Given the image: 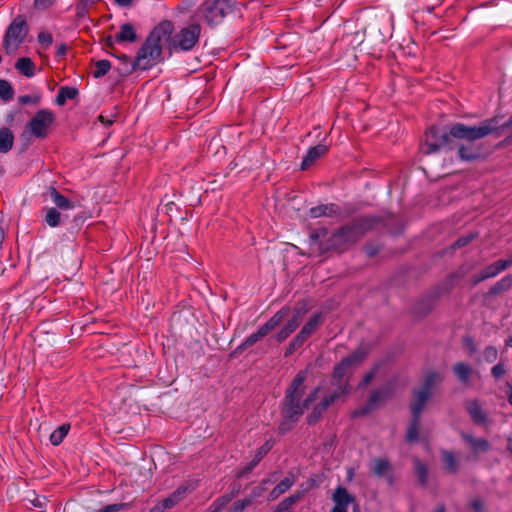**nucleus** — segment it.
<instances>
[{
    "label": "nucleus",
    "mask_w": 512,
    "mask_h": 512,
    "mask_svg": "<svg viewBox=\"0 0 512 512\" xmlns=\"http://www.w3.org/2000/svg\"><path fill=\"white\" fill-rule=\"evenodd\" d=\"M498 129L497 118H490L478 125L455 123L450 126V135L454 138L451 150L457 149L458 158L472 162L483 155V146L477 141L494 133Z\"/></svg>",
    "instance_id": "obj_1"
},
{
    "label": "nucleus",
    "mask_w": 512,
    "mask_h": 512,
    "mask_svg": "<svg viewBox=\"0 0 512 512\" xmlns=\"http://www.w3.org/2000/svg\"><path fill=\"white\" fill-rule=\"evenodd\" d=\"M306 378V371L298 372L286 390L282 406L283 421L279 425V430L282 433L291 430L303 415L304 410L315 402L318 397L321 389L320 386L313 389L301 403L302 396L305 393L304 382Z\"/></svg>",
    "instance_id": "obj_2"
},
{
    "label": "nucleus",
    "mask_w": 512,
    "mask_h": 512,
    "mask_svg": "<svg viewBox=\"0 0 512 512\" xmlns=\"http://www.w3.org/2000/svg\"><path fill=\"white\" fill-rule=\"evenodd\" d=\"M174 29V24L170 20L160 22L150 33L141 48L139 49L133 64H126L122 73L131 74L137 69L146 70L161 59L162 46L160 41L166 40V36H170Z\"/></svg>",
    "instance_id": "obj_3"
},
{
    "label": "nucleus",
    "mask_w": 512,
    "mask_h": 512,
    "mask_svg": "<svg viewBox=\"0 0 512 512\" xmlns=\"http://www.w3.org/2000/svg\"><path fill=\"white\" fill-rule=\"evenodd\" d=\"M327 236L328 230L326 228H319L310 233L309 246L312 253L318 255L329 251L342 253L358 241L349 224L337 229L329 237Z\"/></svg>",
    "instance_id": "obj_4"
},
{
    "label": "nucleus",
    "mask_w": 512,
    "mask_h": 512,
    "mask_svg": "<svg viewBox=\"0 0 512 512\" xmlns=\"http://www.w3.org/2000/svg\"><path fill=\"white\" fill-rule=\"evenodd\" d=\"M367 354L364 348H359L342 359L334 367L331 384L335 389L330 394L337 395V398L341 399L350 393L351 386L349 384V378L352 373V368L360 365L367 357Z\"/></svg>",
    "instance_id": "obj_5"
},
{
    "label": "nucleus",
    "mask_w": 512,
    "mask_h": 512,
    "mask_svg": "<svg viewBox=\"0 0 512 512\" xmlns=\"http://www.w3.org/2000/svg\"><path fill=\"white\" fill-rule=\"evenodd\" d=\"M202 32L199 23L193 22L166 36L170 52H190L198 44Z\"/></svg>",
    "instance_id": "obj_6"
},
{
    "label": "nucleus",
    "mask_w": 512,
    "mask_h": 512,
    "mask_svg": "<svg viewBox=\"0 0 512 512\" xmlns=\"http://www.w3.org/2000/svg\"><path fill=\"white\" fill-rule=\"evenodd\" d=\"M235 5L236 0H206L197 11L209 26H215L220 24L227 15L234 12Z\"/></svg>",
    "instance_id": "obj_7"
},
{
    "label": "nucleus",
    "mask_w": 512,
    "mask_h": 512,
    "mask_svg": "<svg viewBox=\"0 0 512 512\" xmlns=\"http://www.w3.org/2000/svg\"><path fill=\"white\" fill-rule=\"evenodd\" d=\"M442 381V376L437 372H429L423 379L420 387L413 390V399L410 404L412 416H421V413L433 395V388L437 382Z\"/></svg>",
    "instance_id": "obj_8"
},
{
    "label": "nucleus",
    "mask_w": 512,
    "mask_h": 512,
    "mask_svg": "<svg viewBox=\"0 0 512 512\" xmlns=\"http://www.w3.org/2000/svg\"><path fill=\"white\" fill-rule=\"evenodd\" d=\"M29 27L23 15H18L7 27L3 38V47L11 54L23 43L28 35Z\"/></svg>",
    "instance_id": "obj_9"
},
{
    "label": "nucleus",
    "mask_w": 512,
    "mask_h": 512,
    "mask_svg": "<svg viewBox=\"0 0 512 512\" xmlns=\"http://www.w3.org/2000/svg\"><path fill=\"white\" fill-rule=\"evenodd\" d=\"M425 143L422 151L425 154H432L441 149L451 150L454 138L450 135V128L447 131L440 130L436 127H430L425 134Z\"/></svg>",
    "instance_id": "obj_10"
},
{
    "label": "nucleus",
    "mask_w": 512,
    "mask_h": 512,
    "mask_svg": "<svg viewBox=\"0 0 512 512\" xmlns=\"http://www.w3.org/2000/svg\"><path fill=\"white\" fill-rule=\"evenodd\" d=\"M55 120V115L48 109H41L29 120L27 127L32 135L37 138H45L48 129Z\"/></svg>",
    "instance_id": "obj_11"
},
{
    "label": "nucleus",
    "mask_w": 512,
    "mask_h": 512,
    "mask_svg": "<svg viewBox=\"0 0 512 512\" xmlns=\"http://www.w3.org/2000/svg\"><path fill=\"white\" fill-rule=\"evenodd\" d=\"M385 220L386 216L383 215H363L353 218L348 224L359 240L365 233Z\"/></svg>",
    "instance_id": "obj_12"
},
{
    "label": "nucleus",
    "mask_w": 512,
    "mask_h": 512,
    "mask_svg": "<svg viewBox=\"0 0 512 512\" xmlns=\"http://www.w3.org/2000/svg\"><path fill=\"white\" fill-rule=\"evenodd\" d=\"M339 400L340 399L337 398V395H332L330 393L325 395L321 399V401L313 407L311 413L307 416V423L309 425H313V424L317 423L321 419L324 412L331 405L335 404Z\"/></svg>",
    "instance_id": "obj_13"
},
{
    "label": "nucleus",
    "mask_w": 512,
    "mask_h": 512,
    "mask_svg": "<svg viewBox=\"0 0 512 512\" xmlns=\"http://www.w3.org/2000/svg\"><path fill=\"white\" fill-rule=\"evenodd\" d=\"M465 409L471 420L476 425H486L488 423V415L482 408L478 399H468L465 401Z\"/></svg>",
    "instance_id": "obj_14"
},
{
    "label": "nucleus",
    "mask_w": 512,
    "mask_h": 512,
    "mask_svg": "<svg viewBox=\"0 0 512 512\" xmlns=\"http://www.w3.org/2000/svg\"><path fill=\"white\" fill-rule=\"evenodd\" d=\"M372 472L377 477H386L390 483H392L393 476H392V467L390 462L387 459L384 458H375L372 460L371 465Z\"/></svg>",
    "instance_id": "obj_15"
},
{
    "label": "nucleus",
    "mask_w": 512,
    "mask_h": 512,
    "mask_svg": "<svg viewBox=\"0 0 512 512\" xmlns=\"http://www.w3.org/2000/svg\"><path fill=\"white\" fill-rule=\"evenodd\" d=\"M188 487L179 486L170 496L162 501V507H155L152 512H162L164 509H169L180 502L186 495Z\"/></svg>",
    "instance_id": "obj_16"
},
{
    "label": "nucleus",
    "mask_w": 512,
    "mask_h": 512,
    "mask_svg": "<svg viewBox=\"0 0 512 512\" xmlns=\"http://www.w3.org/2000/svg\"><path fill=\"white\" fill-rule=\"evenodd\" d=\"M328 151V147L324 144H318L314 147H311L305 157L303 158V161L301 163V169L306 170L311 165L314 164V162L319 159L321 156L325 155Z\"/></svg>",
    "instance_id": "obj_17"
},
{
    "label": "nucleus",
    "mask_w": 512,
    "mask_h": 512,
    "mask_svg": "<svg viewBox=\"0 0 512 512\" xmlns=\"http://www.w3.org/2000/svg\"><path fill=\"white\" fill-rule=\"evenodd\" d=\"M332 500L335 503V506L341 508H348V506L352 503L356 502V499L353 495H351L348 490L343 486H338L333 495Z\"/></svg>",
    "instance_id": "obj_18"
},
{
    "label": "nucleus",
    "mask_w": 512,
    "mask_h": 512,
    "mask_svg": "<svg viewBox=\"0 0 512 512\" xmlns=\"http://www.w3.org/2000/svg\"><path fill=\"white\" fill-rule=\"evenodd\" d=\"M512 288V272L505 275L493 286H491L486 294V297H496L502 293L509 291Z\"/></svg>",
    "instance_id": "obj_19"
},
{
    "label": "nucleus",
    "mask_w": 512,
    "mask_h": 512,
    "mask_svg": "<svg viewBox=\"0 0 512 512\" xmlns=\"http://www.w3.org/2000/svg\"><path fill=\"white\" fill-rule=\"evenodd\" d=\"M461 438L470 444L474 453L488 452L491 449L489 441L484 438H475L473 435L464 432L461 433Z\"/></svg>",
    "instance_id": "obj_20"
},
{
    "label": "nucleus",
    "mask_w": 512,
    "mask_h": 512,
    "mask_svg": "<svg viewBox=\"0 0 512 512\" xmlns=\"http://www.w3.org/2000/svg\"><path fill=\"white\" fill-rule=\"evenodd\" d=\"M340 214V207L334 203L321 204L310 209V215L313 218L323 216L332 217Z\"/></svg>",
    "instance_id": "obj_21"
},
{
    "label": "nucleus",
    "mask_w": 512,
    "mask_h": 512,
    "mask_svg": "<svg viewBox=\"0 0 512 512\" xmlns=\"http://www.w3.org/2000/svg\"><path fill=\"white\" fill-rule=\"evenodd\" d=\"M289 312H290V309L287 307L280 309L265 324H263L259 328L262 330V332L265 335H267L269 332L274 330L284 320V318L289 314Z\"/></svg>",
    "instance_id": "obj_22"
},
{
    "label": "nucleus",
    "mask_w": 512,
    "mask_h": 512,
    "mask_svg": "<svg viewBox=\"0 0 512 512\" xmlns=\"http://www.w3.org/2000/svg\"><path fill=\"white\" fill-rule=\"evenodd\" d=\"M452 370H453V373L455 374V376L457 377V379L462 384H465V385L469 383L470 377L474 373L473 368L464 362L455 363L452 367Z\"/></svg>",
    "instance_id": "obj_23"
},
{
    "label": "nucleus",
    "mask_w": 512,
    "mask_h": 512,
    "mask_svg": "<svg viewBox=\"0 0 512 512\" xmlns=\"http://www.w3.org/2000/svg\"><path fill=\"white\" fill-rule=\"evenodd\" d=\"M295 483V476L289 475L281 480L270 492L269 501H273L277 499L280 495L284 494L288 491Z\"/></svg>",
    "instance_id": "obj_24"
},
{
    "label": "nucleus",
    "mask_w": 512,
    "mask_h": 512,
    "mask_svg": "<svg viewBox=\"0 0 512 512\" xmlns=\"http://www.w3.org/2000/svg\"><path fill=\"white\" fill-rule=\"evenodd\" d=\"M438 295H429L416 303L414 313L418 316H425L430 313L434 306Z\"/></svg>",
    "instance_id": "obj_25"
},
{
    "label": "nucleus",
    "mask_w": 512,
    "mask_h": 512,
    "mask_svg": "<svg viewBox=\"0 0 512 512\" xmlns=\"http://www.w3.org/2000/svg\"><path fill=\"white\" fill-rule=\"evenodd\" d=\"M441 459L447 473L455 474L458 472L460 464L452 451L442 450Z\"/></svg>",
    "instance_id": "obj_26"
},
{
    "label": "nucleus",
    "mask_w": 512,
    "mask_h": 512,
    "mask_svg": "<svg viewBox=\"0 0 512 512\" xmlns=\"http://www.w3.org/2000/svg\"><path fill=\"white\" fill-rule=\"evenodd\" d=\"M137 34L132 24L124 23L120 26V31L116 34V42H135Z\"/></svg>",
    "instance_id": "obj_27"
},
{
    "label": "nucleus",
    "mask_w": 512,
    "mask_h": 512,
    "mask_svg": "<svg viewBox=\"0 0 512 512\" xmlns=\"http://www.w3.org/2000/svg\"><path fill=\"white\" fill-rule=\"evenodd\" d=\"M79 91L75 87L62 86L58 90L55 102L59 106H63L67 100H74L77 98Z\"/></svg>",
    "instance_id": "obj_28"
},
{
    "label": "nucleus",
    "mask_w": 512,
    "mask_h": 512,
    "mask_svg": "<svg viewBox=\"0 0 512 512\" xmlns=\"http://www.w3.org/2000/svg\"><path fill=\"white\" fill-rule=\"evenodd\" d=\"M266 335L262 332V330L259 328L255 333H252L250 336H248L242 344H240L233 352L232 356L239 355L242 352H244L249 347H252L255 345L258 341H260L262 338H264Z\"/></svg>",
    "instance_id": "obj_29"
},
{
    "label": "nucleus",
    "mask_w": 512,
    "mask_h": 512,
    "mask_svg": "<svg viewBox=\"0 0 512 512\" xmlns=\"http://www.w3.org/2000/svg\"><path fill=\"white\" fill-rule=\"evenodd\" d=\"M50 197L53 203L62 210H71L75 207L74 203L64 195H62L58 190L55 188L50 189Z\"/></svg>",
    "instance_id": "obj_30"
},
{
    "label": "nucleus",
    "mask_w": 512,
    "mask_h": 512,
    "mask_svg": "<svg viewBox=\"0 0 512 512\" xmlns=\"http://www.w3.org/2000/svg\"><path fill=\"white\" fill-rule=\"evenodd\" d=\"M15 68L25 77H33L35 75V64L29 57H21L15 63Z\"/></svg>",
    "instance_id": "obj_31"
},
{
    "label": "nucleus",
    "mask_w": 512,
    "mask_h": 512,
    "mask_svg": "<svg viewBox=\"0 0 512 512\" xmlns=\"http://www.w3.org/2000/svg\"><path fill=\"white\" fill-rule=\"evenodd\" d=\"M14 144V135L12 131L7 127L0 129V152L8 153Z\"/></svg>",
    "instance_id": "obj_32"
},
{
    "label": "nucleus",
    "mask_w": 512,
    "mask_h": 512,
    "mask_svg": "<svg viewBox=\"0 0 512 512\" xmlns=\"http://www.w3.org/2000/svg\"><path fill=\"white\" fill-rule=\"evenodd\" d=\"M388 397H389L388 389H386V388L376 389L370 394L367 404L370 407H372V409L374 410L377 408V406L380 402L384 401Z\"/></svg>",
    "instance_id": "obj_33"
},
{
    "label": "nucleus",
    "mask_w": 512,
    "mask_h": 512,
    "mask_svg": "<svg viewBox=\"0 0 512 512\" xmlns=\"http://www.w3.org/2000/svg\"><path fill=\"white\" fill-rule=\"evenodd\" d=\"M414 463V472L422 486H426L428 482V468L422 463L418 458L413 460Z\"/></svg>",
    "instance_id": "obj_34"
},
{
    "label": "nucleus",
    "mask_w": 512,
    "mask_h": 512,
    "mask_svg": "<svg viewBox=\"0 0 512 512\" xmlns=\"http://www.w3.org/2000/svg\"><path fill=\"white\" fill-rule=\"evenodd\" d=\"M420 417L412 416V420L407 428L405 439L407 442L412 443L418 441L419 437Z\"/></svg>",
    "instance_id": "obj_35"
},
{
    "label": "nucleus",
    "mask_w": 512,
    "mask_h": 512,
    "mask_svg": "<svg viewBox=\"0 0 512 512\" xmlns=\"http://www.w3.org/2000/svg\"><path fill=\"white\" fill-rule=\"evenodd\" d=\"M322 323V314L316 313L314 314L309 321L302 327L301 331L302 334H306L308 337H310L314 331L319 327V325Z\"/></svg>",
    "instance_id": "obj_36"
},
{
    "label": "nucleus",
    "mask_w": 512,
    "mask_h": 512,
    "mask_svg": "<svg viewBox=\"0 0 512 512\" xmlns=\"http://www.w3.org/2000/svg\"><path fill=\"white\" fill-rule=\"evenodd\" d=\"M70 430L69 424H63L59 426L56 430H54L50 435V441L53 445H59L62 443L64 438L67 436Z\"/></svg>",
    "instance_id": "obj_37"
},
{
    "label": "nucleus",
    "mask_w": 512,
    "mask_h": 512,
    "mask_svg": "<svg viewBox=\"0 0 512 512\" xmlns=\"http://www.w3.org/2000/svg\"><path fill=\"white\" fill-rule=\"evenodd\" d=\"M302 498V493L297 492L289 497L283 499L277 506L276 512L288 511L294 504H296Z\"/></svg>",
    "instance_id": "obj_38"
},
{
    "label": "nucleus",
    "mask_w": 512,
    "mask_h": 512,
    "mask_svg": "<svg viewBox=\"0 0 512 512\" xmlns=\"http://www.w3.org/2000/svg\"><path fill=\"white\" fill-rule=\"evenodd\" d=\"M45 222L50 227H57L61 223V213L56 208L47 209L45 215Z\"/></svg>",
    "instance_id": "obj_39"
},
{
    "label": "nucleus",
    "mask_w": 512,
    "mask_h": 512,
    "mask_svg": "<svg viewBox=\"0 0 512 512\" xmlns=\"http://www.w3.org/2000/svg\"><path fill=\"white\" fill-rule=\"evenodd\" d=\"M111 69V63L110 61L103 59L99 60L95 63V69L93 71V77L94 78H101L105 76L109 70Z\"/></svg>",
    "instance_id": "obj_40"
},
{
    "label": "nucleus",
    "mask_w": 512,
    "mask_h": 512,
    "mask_svg": "<svg viewBox=\"0 0 512 512\" xmlns=\"http://www.w3.org/2000/svg\"><path fill=\"white\" fill-rule=\"evenodd\" d=\"M14 90L12 85L4 79H0V98L7 102L13 99Z\"/></svg>",
    "instance_id": "obj_41"
},
{
    "label": "nucleus",
    "mask_w": 512,
    "mask_h": 512,
    "mask_svg": "<svg viewBox=\"0 0 512 512\" xmlns=\"http://www.w3.org/2000/svg\"><path fill=\"white\" fill-rule=\"evenodd\" d=\"M504 264L505 263L502 262V259H499V260L489 264L484 269H485V272L487 273V275L489 276V278H493V277H496L501 272L506 270Z\"/></svg>",
    "instance_id": "obj_42"
},
{
    "label": "nucleus",
    "mask_w": 512,
    "mask_h": 512,
    "mask_svg": "<svg viewBox=\"0 0 512 512\" xmlns=\"http://www.w3.org/2000/svg\"><path fill=\"white\" fill-rule=\"evenodd\" d=\"M302 314L303 312L300 309H295L291 318L283 327H285L286 330L294 332L300 325Z\"/></svg>",
    "instance_id": "obj_43"
},
{
    "label": "nucleus",
    "mask_w": 512,
    "mask_h": 512,
    "mask_svg": "<svg viewBox=\"0 0 512 512\" xmlns=\"http://www.w3.org/2000/svg\"><path fill=\"white\" fill-rule=\"evenodd\" d=\"M379 369H380V364H376L371 369V371H369L368 373L365 374V376L363 377V379L359 383L358 388L361 389V388H365L366 386H368L371 383V381L374 379L376 374L378 373Z\"/></svg>",
    "instance_id": "obj_44"
},
{
    "label": "nucleus",
    "mask_w": 512,
    "mask_h": 512,
    "mask_svg": "<svg viewBox=\"0 0 512 512\" xmlns=\"http://www.w3.org/2000/svg\"><path fill=\"white\" fill-rule=\"evenodd\" d=\"M259 460H257V458H253V460H251L250 462H248L246 465H244L238 472H237V477L238 478H242V477H245L246 475H248L258 464H259Z\"/></svg>",
    "instance_id": "obj_45"
},
{
    "label": "nucleus",
    "mask_w": 512,
    "mask_h": 512,
    "mask_svg": "<svg viewBox=\"0 0 512 512\" xmlns=\"http://www.w3.org/2000/svg\"><path fill=\"white\" fill-rule=\"evenodd\" d=\"M273 443L271 440L266 441L261 447H259L255 453V458L261 461L264 456L272 449Z\"/></svg>",
    "instance_id": "obj_46"
},
{
    "label": "nucleus",
    "mask_w": 512,
    "mask_h": 512,
    "mask_svg": "<svg viewBox=\"0 0 512 512\" xmlns=\"http://www.w3.org/2000/svg\"><path fill=\"white\" fill-rule=\"evenodd\" d=\"M233 497H234L233 493L223 495L213 502L212 507H215V508L221 510L233 499Z\"/></svg>",
    "instance_id": "obj_47"
},
{
    "label": "nucleus",
    "mask_w": 512,
    "mask_h": 512,
    "mask_svg": "<svg viewBox=\"0 0 512 512\" xmlns=\"http://www.w3.org/2000/svg\"><path fill=\"white\" fill-rule=\"evenodd\" d=\"M476 236L473 233L458 238L452 245L453 249L461 248L468 245Z\"/></svg>",
    "instance_id": "obj_48"
},
{
    "label": "nucleus",
    "mask_w": 512,
    "mask_h": 512,
    "mask_svg": "<svg viewBox=\"0 0 512 512\" xmlns=\"http://www.w3.org/2000/svg\"><path fill=\"white\" fill-rule=\"evenodd\" d=\"M498 352L497 349L493 346H487L483 352V357L485 361L491 363L497 359Z\"/></svg>",
    "instance_id": "obj_49"
},
{
    "label": "nucleus",
    "mask_w": 512,
    "mask_h": 512,
    "mask_svg": "<svg viewBox=\"0 0 512 512\" xmlns=\"http://www.w3.org/2000/svg\"><path fill=\"white\" fill-rule=\"evenodd\" d=\"M18 101L21 105H27V104H39L41 101L40 95H22L18 98Z\"/></svg>",
    "instance_id": "obj_50"
},
{
    "label": "nucleus",
    "mask_w": 512,
    "mask_h": 512,
    "mask_svg": "<svg viewBox=\"0 0 512 512\" xmlns=\"http://www.w3.org/2000/svg\"><path fill=\"white\" fill-rule=\"evenodd\" d=\"M127 506L128 504L126 503L109 504L102 507L97 512H119L120 510L127 508Z\"/></svg>",
    "instance_id": "obj_51"
},
{
    "label": "nucleus",
    "mask_w": 512,
    "mask_h": 512,
    "mask_svg": "<svg viewBox=\"0 0 512 512\" xmlns=\"http://www.w3.org/2000/svg\"><path fill=\"white\" fill-rule=\"evenodd\" d=\"M463 346L465 350L467 351L468 355L472 356L477 352V346L474 342V340L471 337H465L463 339Z\"/></svg>",
    "instance_id": "obj_52"
},
{
    "label": "nucleus",
    "mask_w": 512,
    "mask_h": 512,
    "mask_svg": "<svg viewBox=\"0 0 512 512\" xmlns=\"http://www.w3.org/2000/svg\"><path fill=\"white\" fill-rule=\"evenodd\" d=\"M252 503V499L250 498L238 500L233 504V512H243L245 508L250 506Z\"/></svg>",
    "instance_id": "obj_53"
},
{
    "label": "nucleus",
    "mask_w": 512,
    "mask_h": 512,
    "mask_svg": "<svg viewBox=\"0 0 512 512\" xmlns=\"http://www.w3.org/2000/svg\"><path fill=\"white\" fill-rule=\"evenodd\" d=\"M38 41L45 48H48L53 43L52 34L49 32H40L38 34Z\"/></svg>",
    "instance_id": "obj_54"
},
{
    "label": "nucleus",
    "mask_w": 512,
    "mask_h": 512,
    "mask_svg": "<svg viewBox=\"0 0 512 512\" xmlns=\"http://www.w3.org/2000/svg\"><path fill=\"white\" fill-rule=\"evenodd\" d=\"M506 373V369L502 363H498L491 369V374L494 378L499 379Z\"/></svg>",
    "instance_id": "obj_55"
},
{
    "label": "nucleus",
    "mask_w": 512,
    "mask_h": 512,
    "mask_svg": "<svg viewBox=\"0 0 512 512\" xmlns=\"http://www.w3.org/2000/svg\"><path fill=\"white\" fill-rule=\"evenodd\" d=\"M372 410H373L372 407H370L368 404H366L365 406L359 407L356 410H354L352 413V417H354V418L363 417V416L367 415Z\"/></svg>",
    "instance_id": "obj_56"
},
{
    "label": "nucleus",
    "mask_w": 512,
    "mask_h": 512,
    "mask_svg": "<svg viewBox=\"0 0 512 512\" xmlns=\"http://www.w3.org/2000/svg\"><path fill=\"white\" fill-rule=\"evenodd\" d=\"M90 1L81 0V2L77 5V16L83 18L87 14V6Z\"/></svg>",
    "instance_id": "obj_57"
},
{
    "label": "nucleus",
    "mask_w": 512,
    "mask_h": 512,
    "mask_svg": "<svg viewBox=\"0 0 512 512\" xmlns=\"http://www.w3.org/2000/svg\"><path fill=\"white\" fill-rule=\"evenodd\" d=\"M364 249H365V252L368 255V257H370V258L376 256L380 251V247L377 245H373V244H367L364 247Z\"/></svg>",
    "instance_id": "obj_58"
},
{
    "label": "nucleus",
    "mask_w": 512,
    "mask_h": 512,
    "mask_svg": "<svg viewBox=\"0 0 512 512\" xmlns=\"http://www.w3.org/2000/svg\"><path fill=\"white\" fill-rule=\"evenodd\" d=\"M308 338L309 337L306 334H302V331L300 330V332L293 338L291 342L300 348Z\"/></svg>",
    "instance_id": "obj_59"
},
{
    "label": "nucleus",
    "mask_w": 512,
    "mask_h": 512,
    "mask_svg": "<svg viewBox=\"0 0 512 512\" xmlns=\"http://www.w3.org/2000/svg\"><path fill=\"white\" fill-rule=\"evenodd\" d=\"M293 332L290 330H286L285 327H283L277 334H276V340L279 343H282L285 341Z\"/></svg>",
    "instance_id": "obj_60"
},
{
    "label": "nucleus",
    "mask_w": 512,
    "mask_h": 512,
    "mask_svg": "<svg viewBox=\"0 0 512 512\" xmlns=\"http://www.w3.org/2000/svg\"><path fill=\"white\" fill-rule=\"evenodd\" d=\"M293 332L290 330H286L285 327H283L277 334H276V340L279 343H282L285 341Z\"/></svg>",
    "instance_id": "obj_61"
},
{
    "label": "nucleus",
    "mask_w": 512,
    "mask_h": 512,
    "mask_svg": "<svg viewBox=\"0 0 512 512\" xmlns=\"http://www.w3.org/2000/svg\"><path fill=\"white\" fill-rule=\"evenodd\" d=\"M265 491V487L260 483L259 486L255 487L252 489L251 491V495H250V499H252V501L260 496H262V494L264 493Z\"/></svg>",
    "instance_id": "obj_62"
},
{
    "label": "nucleus",
    "mask_w": 512,
    "mask_h": 512,
    "mask_svg": "<svg viewBox=\"0 0 512 512\" xmlns=\"http://www.w3.org/2000/svg\"><path fill=\"white\" fill-rule=\"evenodd\" d=\"M471 508L475 512H484V502L481 499L476 498L471 502Z\"/></svg>",
    "instance_id": "obj_63"
},
{
    "label": "nucleus",
    "mask_w": 512,
    "mask_h": 512,
    "mask_svg": "<svg viewBox=\"0 0 512 512\" xmlns=\"http://www.w3.org/2000/svg\"><path fill=\"white\" fill-rule=\"evenodd\" d=\"M53 2L54 0H35L34 5L37 9H46L52 5Z\"/></svg>",
    "instance_id": "obj_64"
}]
</instances>
